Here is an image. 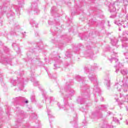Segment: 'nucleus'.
Wrapping results in <instances>:
<instances>
[{
  "label": "nucleus",
  "instance_id": "obj_1",
  "mask_svg": "<svg viewBox=\"0 0 128 128\" xmlns=\"http://www.w3.org/2000/svg\"><path fill=\"white\" fill-rule=\"evenodd\" d=\"M84 70L87 72H89L88 78L91 82H94V88H93L94 92H100V88L98 86V80L96 79V76H94V72L92 70H90V69L88 68V67H85Z\"/></svg>",
  "mask_w": 128,
  "mask_h": 128
},
{
  "label": "nucleus",
  "instance_id": "obj_2",
  "mask_svg": "<svg viewBox=\"0 0 128 128\" xmlns=\"http://www.w3.org/2000/svg\"><path fill=\"white\" fill-rule=\"evenodd\" d=\"M1 56V59L0 60V62L2 64H10V62H12V60L7 59L4 54H0Z\"/></svg>",
  "mask_w": 128,
  "mask_h": 128
},
{
  "label": "nucleus",
  "instance_id": "obj_3",
  "mask_svg": "<svg viewBox=\"0 0 128 128\" xmlns=\"http://www.w3.org/2000/svg\"><path fill=\"white\" fill-rule=\"evenodd\" d=\"M32 6L34 10V14H40V10L38 8V3L35 4H32Z\"/></svg>",
  "mask_w": 128,
  "mask_h": 128
},
{
  "label": "nucleus",
  "instance_id": "obj_4",
  "mask_svg": "<svg viewBox=\"0 0 128 128\" xmlns=\"http://www.w3.org/2000/svg\"><path fill=\"white\" fill-rule=\"evenodd\" d=\"M76 78L78 82L83 83L84 82V77H80V76H76Z\"/></svg>",
  "mask_w": 128,
  "mask_h": 128
},
{
  "label": "nucleus",
  "instance_id": "obj_5",
  "mask_svg": "<svg viewBox=\"0 0 128 128\" xmlns=\"http://www.w3.org/2000/svg\"><path fill=\"white\" fill-rule=\"evenodd\" d=\"M24 100V98L23 97H18V98H14V104H18V100Z\"/></svg>",
  "mask_w": 128,
  "mask_h": 128
},
{
  "label": "nucleus",
  "instance_id": "obj_6",
  "mask_svg": "<svg viewBox=\"0 0 128 128\" xmlns=\"http://www.w3.org/2000/svg\"><path fill=\"white\" fill-rule=\"evenodd\" d=\"M12 46L13 48H14V50H15L17 52H20V48L16 46V43H14L12 44Z\"/></svg>",
  "mask_w": 128,
  "mask_h": 128
},
{
  "label": "nucleus",
  "instance_id": "obj_7",
  "mask_svg": "<svg viewBox=\"0 0 128 128\" xmlns=\"http://www.w3.org/2000/svg\"><path fill=\"white\" fill-rule=\"evenodd\" d=\"M77 102L78 104H83L84 102V99L82 98H78L77 100Z\"/></svg>",
  "mask_w": 128,
  "mask_h": 128
},
{
  "label": "nucleus",
  "instance_id": "obj_8",
  "mask_svg": "<svg viewBox=\"0 0 128 128\" xmlns=\"http://www.w3.org/2000/svg\"><path fill=\"white\" fill-rule=\"evenodd\" d=\"M99 110H106V105H102L99 106Z\"/></svg>",
  "mask_w": 128,
  "mask_h": 128
},
{
  "label": "nucleus",
  "instance_id": "obj_9",
  "mask_svg": "<svg viewBox=\"0 0 128 128\" xmlns=\"http://www.w3.org/2000/svg\"><path fill=\"white\" fill-rule=\"evenodd\" d=\"M87 52H88V56H94V52H92V50H88Z\"/></svg>",
  "mask_w": 128,
  "mask_h": 128
},
{
  "label": "nucleus",
  "instance_id": "obj_10",
  "mask_svg": "<svg viewBox=\"0 0 128 128\" xmlns=\"http://www.w3.org/2000/svg\"><path fill=\"white\" fill-rule=\"evenodd\" d=\"M102 128H112V126L108 124H104L102 126Z\"/></svg>",
  "mask_w": 128,
  "mask_h": 128
},
{
  "label": "nucleus",
  "instance_id": "obj_11",
  "mask_svg": "<svg viewBox=\"0 0 128 128\" xmlns=\"http://www.w3.org/2000/svg\"><path fill=\"white\" fill-rule=\"evenodd\" d=\"M110 81L108 78L107 80L105 79L104 83L106 84L107 86H110Z\"/></svg>",
  "mask_w": 128,
  "mask_h": 128
},
{
  "label": "nucleus",
  "instance_id": "obj_12",
  "mask_svg": "<svg viewBox=\"0 0 128 128\" xmlns=\"http://www.w3.org/2000/svg\"><path fill=\"white\" fill-rule=\"evenodd\" d=\"M31 102H34L36 100V98L34 95H32L30 97Z\"/></svg>",
  "mask_w": 128,
  "mask_h": 128
},
{
  "label": "nucleus",
  "instance_id": "obj_13",
  "mask_svg": "<svg viewBox=\"0 0 128 128\" xmlns=\"http://www.w3.org/2000/svg\"><path fill=\"white\" fill-rule=\"evenodd\" d=\"M32 26H36V28H38V24H36V22L34 21L32 22Z\"/></svg>",
  "mask_w": 128,
  "mask_h": 128
},
{
  "label": "nucleus",
  "instance_id": "obj_14",
  "mask_svg": "<svg viewBox=\"0 0 128 128\" xmlns=\"http://www.w3.org/2000/svg\"><path fill=\"white\" fill-rule=\"evenodd\" d=\"M25 100H26V98H24V99H21V100H22V102H24L25 104H28V100H26L24 101Z\"/></svg>",
  "mask_w": 128,
  "mask_h": 128
},
{
  "label": "nucleus",
  "instance_id": "obj_15",
  "mask_svg": "<svg viewBox=\"0 0 128 128\" xmlns=\"http://www.w3.org/2000/svg\"><path fill=\"white\" fill-rule=\"evenodd\" d=\"M16 80H12L11 84H12L13 86H16Z\"/></svg>",
  "mask_w": 128,
  "mask_h": 128
},
{
  "label": "nucleus",
  "instance_id": "obj_16",
  "mask_svg": "<svg viewBox=\"0 0 128 128\" xmlns=\"http://www.w3.org/2000/svg\"><path fill=\"white\" fill-rule=\"evenodd\" d=\"M64 106H68V101H66V100L65 98H64Z\"/></svg>",
  "mask_w": 128,
  "mask_h": 128
},
{
  "label": "nucleus",
  "instance_id": "obj_17",
  "mask_svg": "<svg viewBox=\"0 0 128 128\" xmlns=\"http://www.w3.org/2000/svg\"><path fill=\"white\" fill-rule=\"evenodd\" d=\"M34 86H38V81H34Z\"/></svg>",
  "mask_w": 128,
  "mask_h": 128
},
{
  "label": "nucleus",
  "instance_id": "obj_18",
  "mask_svg": "<svg viewBox=\"0 0 128 128\" xmlns=\"http://www.w3.org/2000/svg\"><path fill=\"white\" fill-rule=\"evenodd\" d=\"M56 6H53L52 8V10H51V12H56Z\"/></svg>",
  "mask_w": 128,
  "mask_h": 128
},
{
  "label": "nucleus",
  "instance_id": "obj_19",
  "mask_svg": "<svg viewBox=\"0 0 128 128\" xmlns=\"http://www.w3.org/2000/svg\"><path fill=\"white\" fill-rule=\"evenodd\" d=\"M2 74L0 73V82H2Z\"/></svg>",
  "mask_w": 128,
  "mask_h": 128
},
{
  "label": "nucleus",
  "instance_id": "obj_20",
  "mask_svg": "<svg viewBox=\"0 0 128 128\" xmlns=\"http://www.w3.org/2000/svg\"><path fill=\"white\" fill-rule=\"evenodd\" d=\"M48 116H50V110H48Z\"/></svg>",
  "mask_w": 128,
  "mask_h": 128
},
{
  "label": "nucleus",
  "instance_id": "obj_21",
  "mask_svg": "<svg viewBox=\"0 0 128 128\" xmlns=\"http://www.w3.org/2000/svg\"><path fill=\"white\" fill-rule=\"evenodd\" d=\"M80 110H82V112H84V110H85L84 109V108H80Z\"/></svg>",
  "mask_w": 128,
  "mask_h": 128
},
{
  "label": "nucleus",
  "instance_id": "obj_22",
  "mask_svg": "<svg viewBox=\"0 0 128 128\" xmlns=\"http://www.w3.org/2000/svg\"><path fill=\"white\" fill-rule=\"evenodd\" d=\"M35 36H38V33L36 32H35Z\"/></svg>",
  "mask_w": 128,
  "mask_h": 128
},
{
  "label": "nucleus",
  "instance_id": "obj_23",
  "mask_svg": "<svg viewBox=\"0 0 128 128\" xmlns=\"http://www.w3.org/2000/svg\"><path fill=\"white\" fill-rule=\"evenodd\" d=\"M75 14H76V12H72V16H74Z\"/></svg>",
  "mask_w": 128,
  "mask_h": 128
},
{
  "label": "nucleus",
  "instance_id": "obj_24",
  "mask_svg": "<svg viewBox=\"0 0 128 128\" xmlns=\"http://www.w3.org/2000/svg\"><path fill=\"white\" fill-rule=\"evenodd\" d=\"M72 92H74V90H72V92L70 93L71 96H72Z\"/></svg>",
  "mask_w": 128,
  "mask_h": 128
},
{
  "label": "nucleus",
  "instance_id": "obj_25",
  "mask_svg": "<svg viewBox=\"0 0 128 128\" xmlns=\"http://www.w3.org/2000/svg\"><path fill=\"white\" fill-rule=\"evenodd\" d=\"M53 98H54L52 97L50 98V100H54Z\"/></svg>",
  "mask_w": 128,
  "mask_h": 128
},
{
  "label": "nucleus",
  "instance_id": "obj_26",
  "mask_svg": "<svg viewBox=\"0 0 128 128\" xmlns=\"http://www.w3.org/2000/svg\"><path fill=\"white\" fill-rule=\"evenodd\" d=\"M110 114H112V112H108V116H110Z\"/></svg>",
  "mask_w": 128,
  "mask_h": 128
},
{
  "label": "nucleus",
  "instance_id": "obj_27",
  "mask_svg": "<svg viewBox=\"0 0 128 128\" xmlns=\"http://www.w3.org/2000/svg\"><path fill=\"white\" fill-rule=\"evenodd\" d=\"M108 26H110V21H108Z\"/></svg>",
  "mask_w": 128,
  "mask_h": 128
},
{
  "label": "nucleus",
  "instance_id": "obj_28",
  "mask_svg": "<svg viewBox=\"0 0 128 128\" xmlns=\"http://www.w3.org/2000/svg\"><path fill=\"white\" fill-rule=\"evenodd\" d=\"M112 58H111L110 59V62H112Z\"/></svg>",
  "mask_w": 128,
  "mask_h": 128
},
{
  "label": "nucleus",
  "instance_id": "obj_29",
  "mask_svg": "<svg viewBox=\"0 0 128 128\" xmlns=\"http://www.w3.org/2000/svg\"><path fill=\"white\" fill-rule=\"evenodd\" d=\"M22 74H24V72H21Z\"/></svg>",
  "mask_w": 128,
  "mask_h": 128
},
{
  "label": "nucleus",
  "instance_id": "obj_30",
  "mask_svg": "<svg viewBox=\"0 0 128 128\" xmlns=\"http://www.w3.org/2000/svg\"><path fill=\"white\" fill-rule=\"evenodd\" d=\"M56 64H54V66H56Z\"/></svg>",
  "mask_w": 128,
  "mask_h": 128
},
{
  "label": "nucleus",
  "instance_id": "obj_31",
  "mask_svg": "<svg viewBox=\"0 0 128 128\" xmlns=\"http://www.w3.org/2000/svg\"><path fill=\"white\" fill-rule=\"evenodd\" d=\"M2 22V21L0 22Z\"/></svg>",
  "mask_w": 128,
  "mask_h": 128
},
{
  "label": "nucleus",
  "instance_id": "obj_32",
  "mask_svg": "<svg viewBox=\"0 0 128 128\" xmlns=\"http://www.w3.org/2000/svg\"><path fill=\"white\" fill-rule=\"evenodd\" d=\"M15 26H18L15 25Z\"/></svg>",
  "mask_w": 128,
  "mask_h": 128
},
{
  "label": "nucleus",
  "instance_id": "obj_33",
  "mask_svg": "<svg viewBox=\"0 0 128 128\" xmlns=\"http://www.w3.org/2000/svg\"><path fill=\"white\" fill-rule=\"evenodd\" d=\"M85 95L86 96V94H85Z\"/></svg>",
  "mask_w": 128,
  "mask_h": 128
},
{
  "label": "nucleus",
  "instance_id": "obj_34",
  "mask_svg": "<svg viewBox=\"0 0 128 128\" xmlns=\"http://www.w3.org/2000/svg\"><path fill=\"white\" fill-rule=\"evenodd\" d=\"M88 96H90V94H88Z\"/></svg>",
  "mask_w": 128,
  "mask_h": 128
},
{
  "label": "nucleus",
  "instance_id": "obj_35",
  "mask_svg": "<svg viewBox=\"0 0 128 128\" xmlns=\"http://www.w3.org/2000/svg\"><path fill=\"white\" fill-rule=\"evenodd\" d=\"M110 18H112V16H110Z\"/></svg>",
  "mask_w": 128,
  "mask_h": 128
}]
</instances>
